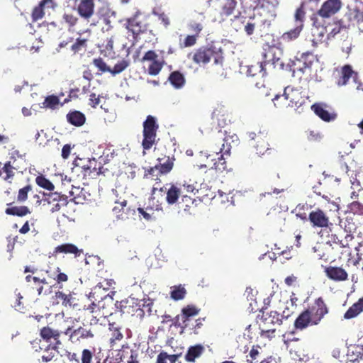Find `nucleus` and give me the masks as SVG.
Segmentation results:
<instances>
[{
  "label": "nucleus",
  "mask_w": 363,
  "mask_h": 363,
  "mask_svg": "<svg viewBox=\"0 0 363 363\" xmlns=\"http://www.w3.org/2000/svg\"><path fill=\"white\" fill-rule=\"evenodd\" d=\"M15 169L16 168L11 165L10 161L6 162L4 166L0 168V177L8 183L11 184L15 175Z\"/></svg>",
  "instance_id": "f704fd0d"
},
{
  "label": "nucleus",
  "mask_w": 363,
  "mask_h": 363,
  "mask_svg": "<svg viewBox=\"0 0 363 363\" xmlns=\"http://www.w3.org/2000/svg\"><path fill=\"white\" fill-rule=\"evenodd\" d=\"M179 197H182V191L180 182L167 184L164 187L153 186L151 191V200H156L155 209H162V201L160 198L167 201L169 205H173L178 202Z\"/></svg>",
  "instance_id": "39448f33"
},
{
  "label": "nucleus",
  "mask_w": 363,
  "mask_h": 363,
  "mask_svg": "<svg viewBox=\"0 0 363 363\" xmlns=\"http://www.w3.org/2000/svg\"><path fill=\"white\" fill-rule=\"evenodd\" d=\"M308 220L313 228H327L330 222L329 217L320 208H316L309 213Z\"/></svg>",
  "instance_id": "dca6fc26"
},
{
  "label": "nucleus",
  "mask_w": 363,
  "mask_h": 363,
  "mask_svg": "<svg viewBox=\"0 0 363 363\" xmlns=\"http://www.w3.org/2000/svg\"><path fill=\"white\" fill-rule=\"evenodd\" d=\"M189 28L193 33L192 35H196L199 38L203 27L201 23L194 21L189 24Z\"/></svg>",
  "instance_id": "e2e57ef3"
},
{
  "label": "nucleus",
  "mask_w": 363,
  "mask_h": 363,
  "mask_svg": "<svg viewBox=\"0 0 363 363\" xmlns=\"http://www.w3.org/2000/svg\"><path fill=\"white\" fill-rule=\"evenodd\" d=\"M88 41L89 40L87 38H77L76 41L72 45L71 50L74 54L85 52L88 48Z\"/></svg>",
  "instance_id": "ea45409f"
},
{
  "label": "nucleus",
  "mask_w": 363,
  "mask_h": 363,
  "mask_svg": "<svg viewBox=\"0 0 363 363\" xmlns=\"http://www.w3.org/2000/svg\"><path fill=\"white\" fill-rule=\"evenodd\" d=\"M64 333L66 335H69V339L72 343H76L82 340L92 338L94 337V334L90 330H86L83 327H79L74 330H72V328L69 327Z\"/></svg>",
  "instance_id": "a211bd4d"
},
{
  "label": "nucleus",
  "mask_w": 363,
  "mask_h": 363,
  "mask_svg": "<svg viewBox=\"0 0 363 363\" xmlns=\"http://www.w3.org/2000/svg\"><path fill=\"white\" fill-rule=\"evenodd\" d=\"M325 273L330 279L335 281H343L348 279L347 272L342 267H339L330 266L325 267Z\"/></svg>",
  "instance_id": "5701e85b"
},
{
  "label": "nucleus",
  "mask_w": 363,
  "mask_h": 363,
  "mask_svg": "<svg viewBox=\"0 0 363 363\" xmlns=\"http://www.w3.org/2000/svg\"><path fill=\"white\" fill-rule=\"evenodd\" d=\"M302 30L303 29H301V26H295L294 28L284 33L279 38L278 45L281 47L296 40L300 36Z\"/></svg>",
  "instance_id": "393cba45"
},
{
  "label": "nucleus",
  "mask_w": 363,
  "mask_h": 363,
  "mask_svg": "<svg viewBox=\"0 0 363 363\" xmlns=\"http://www.w3.org/2000/svg\"><path fill=\"white\" fill-rule=\"evenodd\" d=\"M93 359V352L88 350L84 349L81 356V363H91Z\"/></svg>",
  "instance_id": "69168bd1"
},
{
  "label": "nucleus",
  "mask_w": 363,
  "mask_h": 363,
  "mask_svg": "<svg viewBox=\"0 0 363 363\" xmlns=\"http://www.w3.org/2000/svg\"><path fill=\"white\" fill-rule=\"evenodd\" d=\"M304 8L305 6L301 4L300 6L296 9L294 13L296 26H301V29L303 28V22L306 17V12L304 11Z\"/></svg>",
  "instance_id": "8fccbe9b"
},
{
  "label": "nucleus",
  "mask_w": 363,
  "mask_h": 363,
  "mask_svg": "<svg viewBox=\"0 0 363 363\" xmlns=\"http://www.w3.org/2000/svg\"><path fill=\"white\" fill-rule=\"evenodd\" d=\"M276 329L268 328H264L261 329L260 335L262 337L272 339L275 337Z\"/></svg>",
  "instance_id": "0e129e2a"
},
{
  "label": "nucleus",
  "mask_w": 363,
  "mask_h": 363,
  "mask_svg": "<svg viewBox=\"0 0 363 363\" xmlns=\"http://www.w3.org/2000/svg\"><path fill=\"white\" fill-rule=\"evenodd\" d=\"M216 121H217V123H218V127L220 128L218 132H219V131L224 132L225 130H226V132H228V130L225 129V128H227V126L229 125L230 121L227 120V118H225V115H217ZM218 133H217L216 135L214 136L215 143L217 142L216 138L218 136ZM227 135H230V133H227Z\"/></svg>",
  "instance_id": "a18cd8bd"
},
{
  "label": "nucleus",
  "mask_w": 363,
  "mask_h": 363,
  "mask_svg": "<svg viewBox=\"0 0 363 363\" xmlns=\"http://www.w3.org/2000/svg\"><path fill=\"white\" fill-rule=\"evenodd\" d=\"M55 297L57 300L60 301L62 305L65 307L75 308L79 306L78 300L74 296V294L69 293V294H65L63 291H58L55 292Z\"/></svg>",
  "instance_id": "c756f323"
},
{
  "label": "nucleus",
  "mask_w": 363,
  "mask_h": 363,
  "mask_svg": "<svg viewBox=\"0 0 363 363\" xmlns=\"http://www.w3.org/2000/svg\"><path fill=\"white\" fill-rule=\"evenodd\" d=\"M186 294V291L184 286H175L172 288L171 298L175 301L183 299Z\"/></svg>",
  "instance_id": "3c124183"
},
{
  "label": "nucleus",
  "mask_w": 363,
  "mask_h": 363,
  "mask_svg": "<svg viewBox=\"0 0 363 363\" xmlns=\"http://www.w3.org/2000/svg\"><path fill=\"white\" fill-rule=\"evenodd\" d=\"M315 60V56L311 52H303L299 57H296L292 61L294 70L304 72L306 69H310Z\"/></svg>",
  "instance_id": "2eb2a0df"
},
{
  "label": "nucleus",
  "mask_w": 363,
  "mask_h": 363,
  "mask_svg": "<svg viewBox=\"0 0 363 363\" xmlns=\"http://www.w3.org/2000/svg\"><path fill=\"white\" fill-rule=\"evenodd\" d=\"M355 223L352 221L347 222L339 218V224L334 225L332 223L326 228L328 229V242L338 244L341 247L349 248L350 242L354 236L351 234L352 230L355 228Z\"/></svg>",
  "instance_id": "7ed1b4c3"
},
{
  "label": "nucleus",
  "mask_w": 363,
  "mask_h": 363,
  "mask_svg": "<svg viewBox=\"0 0 363 363\" xmlns=\"http://www.w3.org/2000/svg\"><path fill=\"white\" fill-rule=\"evenodd\" d=\"M159 160L160 163L157 166L161 174H167L172 169L174 160L173 157H167Z\"/></svg>",
  "instance_id": "58836bf2"
},
{
  "label": "nucleus",
  "mask_w": 363,
  "mask_h": 363,
  "mask_svg": "<svg viewBox=\"0 0 363 363\" xmlns=\"http://www.w3.org/2000/svg\"><path fill=\"white\" fill-rule=\"evenodd\" d=\"M44 201L52 205L51 212L59 211L62 207L68 204V197L58 192L44 193Z\"/></svg>",
  "instance_id": "ddd939ff"
},
{
  "label": "nucleus",
  "mask_w": 363,
  "mask_h": 363,
  "mask_svg": "<svg viewBox=\"0 0 363 363\" xmlns=\"http://www.w3.org/2000/svg\"><path fill=\"white\" fill-rule=\"evenodd\" d=\"M350 18L358 26L363 24V5L354 8L350 13Z\"/></svg>",
  "instance_id": "49530a36"
},
{
  "label": "nucleus",
  "mask_w": 363,
  "mask_h": 363,
  "mask_svg": "<svg viewBox=\"0 0 363 363\" xmlns=\"http://www.w3.org/2000/svg\"><path fill=\"white\" fill-rule=\"evenodd\" d=\"M172 325L177 328H180L182 331L181 333H184V330H190L191 328V318H187L186 320L184 318H180V314L176 315L174 319H172Z\"/></svg>",
  "instance_id": "a19ab883"
},
{
  "label": "nucleus",
  "mask_w": 363,
  "mask_h": 363,
  "mask_svg": "<svg viewBox=\"0 0 363 363\" xmlns=\"http://www.w3.org/2000/svg\"><path fill=\"white\" fill-rule=\"evenodd\" d=\"M114 203L115 206L112 211L118 219L125 220L128 218L130 214H133L135 212L134 209L128 206L127 200L125 199L119 198L116 199Z\"/></svg>",
  "instance_id": "f3484780"
},
{
  "label": "nucleus",
  "mask_w": 363,
  "mask_h": 363,
  "mask_svg": "<svg viewBox=\"0 0 363 363\" xmlns=\"http://www.w3.org/2000/svg\"><path fill=\"white\" fill-rule=\"evenodd\" d=\"M84 162L82 159H79L80 163L75 161L74 167L72 168V173L76 174L82 179H87L99 174L97 169L95 167H92V164L96 163L94 160H88L86 162V164H84Z\"/></svg>",
  "instance_id": "9d476101"
},
{
  "label": "nucleus",
  "mask_w": 363,
  "mask_h": 363,
  "mask_svg": "<svg viewBox=\"0 0 363 363\" xmlns=\"http://www.w3.org/2000/svg\"><path fill=\"white\" fill-rule=\"evenodd\" d=\"M187 58L199 67H204L213 60L215 65H222L223 52L214 45H203L193 50L187 55Z\"/></svg>",
  "instance_id": "20e7f679"
},
{
  "label": "nucleus",
  "mask_w": 363,
  "mask_h": 363,
  "mask_svg": "<svg viewBox=\"0 0 363 363\" xmlns=\"http://www.w3.org/2000/svg\"><path fill=\"white\" fill-rule=\"evenodd\" d=\"M151 305H152V303H149L147 305L145 303L143 304V308H140V306L136 305L135 309L134 308V306H131L130 305H128V301H126L125 303L121 302V311L123 313H132L133 315H136L137 317L143 318L145 313L144 311V308L147 309V311L149 314L151 313Z\"/></svg>",
  "instance_id": "412c9836"
},
{
  "label": "nucleus",
  "mask_w": 363,
  "mask_h": 363,
  "mask_svg": "<svg viewBox=\"0 0 363 363\" xmlns=\"http://www.w3.org/2000/svg\"><path fill=\"white\" fill-rule=\"evenodd\" d=\"M32 190V186L28 184L18 189L17 193V202L23 203L26 202L28 198V193Z\"/></svg>",
  "instance_id": "603ef678"
},
{
  "label": "nucleus",
  "mask_w": 363,
  "mask_h": 363,
  "mask_svg": "<svg viewBox=\"0 0 363 363\" xmlns=\"http://www.w3.org/2000/svg\"><path fill=\"white\" fill-rule=\"evenodd\" d=\"M312 319V325H318L328 313V308L322 297L316 298L314 303L306 309Z\"/></svg>",
  "instance_id": "1a4fd4ad"
},
{
  "label": "nucleus",
  "mask_w": 363,
  "mask_h": 363,
  "mask_svg": "<svg viewBox=\"0 0 363 363\" xmlns=\"http://www.w3.org/2000/svg\"><path fill=\"white\" fill-rule=\"evenodd\" d=\"M158 128L159 125L156 118L152 115H148L146 120L143 122L142 146L144 150H150L155 143Z\"/></svg>",
  "instance_id": "0eeeda50"
},
{
  "label": "nucleus",
  "mask_w": 363,
  "mask_h": 363,
  "mask_svg": "<svg viewBox=\"0 0 363 363\" xmlns=\"http://www.w3.org/2000/svg\"><path fill=\"white\" fill-rule=\"evenodd\" d=\"M57 346H54L52 348L50 347L46 349L42 355V360L44 362H48L52 361L57 356Z\"/></svg>",
  "instance_id": "13d9d810"
},
{
  "label": "nucleus",
  "mask_w": 363,
  "mask_h": 363,
  "mask_svg": "<svg viewBox=\"0 0 363 363\" xmlns=\"http://www.w3.org/2000/svg\"><path fill=\"white\" fill-rule=\"evenodd\" d=\"M141 60L150 62L147 68V73L152 76L157 75L165 65L164 58H159L158 55L154 50L147 51Z\"/></svg>",
  "instance_id": "9b49d317"
},
{
  "label": "nucleus",
  "mask_w": 363,
  "mask_h": 363,
  "mask_svg": "<svg viewBox=\"0 0 363 363\" xmlns=\"http://www.w3.org/2000/svg\"><path fill=\"white\" fill-rule=\"evenodd\" d=\"M217 142L215 144L218 146L219 152H216V155H209L208 157H212L211 161L212 164H208V167L211 169H214L216 171L223 172L227 170V164L224 158L225 155H229L231 150V143L238 140V136L236 134L232 135H228L226 130L224 132L219 131L216 138ZM208 167L207 164L204 165Z\"/></svg>",
  "instance_id": "f257e3e1"
},
{
  "label": "nucleus",
  "mask_w": 363,
  "mask_h": 363,
  "mask_svg": "<svg viewBox=\"0 0 363 363\" xmlns=\"http://www.w3.org/2000/svg\"><path fill=\"white\" fill-rule=\"evenodd\" d=\"M106 291H104L99 284H96L89 293V298L91 300L98 301L103 300L106 297Z\"/></svg>",
  "instance_id": "37998d69"
},
{
  "label": "nucleus",
  "mask_w": 363,
  "mask_h": 363,
  "mask_svg": "<svg viewBox=\"0 0 363 363\" xmlns=\"http://www.w3.org/2000/svg\"><path fill=\"white\" fill-rule=\"evenodd\" d=\"M273 102L277 108L283 109L287 107H296L297 108L296 111L299 113L305 111L303 106L306 108L309 107L308 99H303L299 90L291 86L285 87L282 95H276Z\"/></svg>",
  "instance_id": "f03ea898"
},
{
  "label": "nucleus",
  "mask_w": 363,
  "mask_h": 363,
  "mask_svg": "<svg viewBox=\"0 0 363 363\" xmlns=\"http://www.w3.org/2000/svg\"><path fill=\"white\" fill-rule=\"evenodd\" d=\"M180 186L182 191V196L187 195L188 193H193L196 190V187L194 184H188L186 182H180Z\"/></svg>",
  "instance_id": "338daca9"
},
{
  "label": "nucleus",
  "mask_w": 363,
  "mask_h": 363,
  "mask_svg": "<svg viewBox=\"0 0 363 363\" xmlns=\"http://www.w3.org/2000/svg\"><path fill=\"white\" fill-rule=\"evenodd\" d=\"M262 315H259L260 320L259 325H262L264 328H268L271 325H281L284 315L275 311H268L267 308H262L260 311Z\"/></svg>",
  "instance_id": "4468645a"
},
{
  "label": "nucleus",
  "mask_w": 363,
  "mask_h": 363,
  "mask_svg": "<svg viewBox=\"0 0 363 363\" xmlns=\"http://www.w3.org/2000/svg\"><path fill=\"white\" fill-rule=\"evenodd\" d=\"M200 312V308L193 304L187 305L182 308L180 314V318L187 319L197 315Z\"/></svg>",
  "instance_id": "79ce46f5"
},
{
  "label": "nucleus",
  "mask_w": 363,
  "mask_h": 363,
  "mask_svg": "<svg viewBox=\"0 0 363 363\" xmlns=\"http://www.w3.org/2000/svg\"><path fill=\"white\" fill-rule=\"evenodd\" d=\"M259 138L261 137H257V142L255 145V148L257 150V153L264 154V152L269 149V144L267 140H262V141L259 140Z\"/></svg>",
  "instance_id": "680f3d73"
},
{
  "label": "nucleus",
  "mask_w": 363,
  "mask_h": 363,
  "mask_svg": "<svg viewBox=\"0 0 363 363\" xmlns=\"http://www.w3.org/2000/svg\"><path fill=\"white\" fill-rule=\"evenodd\" d=\"M198 38L196 35H187L183 43H180V48H189L195 45L197 43Z\"/></svg>",
  "instance_id": "bf43d9fd"
},
{
  "label": "nucleus",
  "mask_w": 363,
  "mask_h": 363,
  "mask_svg": "<svg viewBox=\"0 0 363 363\" xmlns=\"http://www.w3.org/2000/svg\"><path fill=\"white\" fill-rule=\"evenodd\" d=\"M72 254L75 257L81 256L83 253L82 249H79L75 245L72 243H65L55 247L53 255L57 254Z\"/></svg>",
  "instance_id": "a878e982"
},
{
  "label": "nucleus",
  "mask_w": 363,
  "mask_h": 363,
  "mask_svg": "<svg viewBox=\"0 0 363 363\" xmlns=\"http://www.w3.org/2000/svg\"><path fill=\"white\" fill-rule=\"evenodd\" d=\"M260 347L259 346H253L252 350L250 352V359H247L249 363H253L255 361H257V358L259 354V349Z\"/></svg>",
  "instance_id": "774afa93"
},
{
  "label": "nucleus",
  "mask_w": 363,
  "mask_h": 363,
  "mask_svg": "<svg viewBox=\"0 0 363 363\" xmlns=\"http://www.w3.org/2000/svg\"><path fill=\"white\" fill-rule=\"evenodd\" d=\"M40 335L43 340L46 342H50L51 340H54L55 342V345L57 346L61 344L59 338L60 337V333L57 330L51 328L49 326L43 327L40 329Z\"/></svg>",
  "instance_id": "c85d7f7f"
},
{
  "label": "nucleus",
  "mask_w": 363,
  "mask_h": 363,
  "mask_svg": "<svg viewBox=\"0 0 363 363\" xmlns=\"http://www.w3.org/2000/svg\"><path fill=\"white\" fill-rule=\"evenodd\" d=\"M67 121L74 126H82L84 124L85 115H66Z\"/></svg>",
  "instance_id": "6e6d98bb"
},
{
  "label": "nucleus",
  "mask_w": 363,
  "mask_h": 363,
  "mask_svg": "<svg viewBox=\"0 0 363 363\" xmlns=\"http://www.w3.org/2000/svg\"><path fill=\"white\" fill-rule=\"evenodd\" d=\"M198 205V201L188 195L182 196L179 203V208L183 210L187 214L194 213Z\"/></svg>",
  "instance_id": "cd10ccee"
},
{
  "label": "nucleus",
  "mask_w": 363,
  "mask_h": 363,
  "mask_svg": "<svg viewBox=\"0 0 363 363\" xmlns=\"http://www.w3.org/2000/svg\"><path fill=\"white\" fill-rule=\"evenodd\" d=\"M363 311V297L360 298L356 303L345 312L344 318L345 319H351L357 316Z\"/></svg>",
  "instance_id": "e433bc0d"
},
{
  "label": "nucleus",
  "mask_w": 363,
  "mask_h": 363,
  "mask_svg": "<svg viewBox=\"0 0 363 363\" xmlns=\"http://www.w3.org/2000/svg\"><path fill=\"white\" fill-rule=\"evenodd\" d=\"M108 325L109 332L111 333L109 342L111 347L113 348L117 342L121 341L123 340V335L121 333V326L116 323H109Z\"/></svg>",
  "instance_id": "7c9ffc66"
},
{
  "label": "nucleus",
  "mask_w": 363,
  "mask_h": 363,
  "mask_svg": "<svg viewBox=\"0 0 363 363\" xmlns=\"http://www.w3.org/2000/svg\"><path fill=\"white\" fill-rule=\"evenodd\" d=\"M63 22L68 26V30L74 28L79 22V18L72 13H65L62 15Z\"/></svg>",
  "instance_id": "864d4df0"
},
{
  "label": "nucleus",
  "mask_w": 363,
  "mask_h": 363,
  "mask_svg": "<svg viewBox=\"0 0 363 363\" xmlns=\"http://www.w3.org/2000/svg\"><path fill=\"white\" fill-rule=\"evenodd\" d=\"M311 110L315 114H327L329 113V111H332L330 106L325 103H315L312 105L309 104Z\"/></svg>",
  "instance_id": "09e8293b"
},
{
  "label": "nucleus",
  "mask_w": 363,
  "mask_h": 363,
  "mask_svg": "<svg viewBox=\"0 0 363 363\" xmlns=\"http://www.w3.org/2000/svg\"><path fill=\"white\" fill-rule=\"evenodd\" d=\"M326 246L323 243H317L313 247V250L315 253V257L320 259H323L325 261H328L330 259V256L328 253L325 252V249Z\"/></svg>",
  "instance_id": "de8ad7c7"
},
{
  "label": "nucleus",
  "mask_w": 363,
  "mask_h": 363,
  "mask_svg": "<svg viewBox=\"0 0 363 363\" xmlns=\"http://www.w3.org/2000/svg\"><path fill=\"white\" fill-rule=\"evenodd\" d=\"M238 5L237 0H225L221 6L220 16L228 17L232 15Z\"/></svg>",
  "instance_id": "4c0bfd02"
},
{
  "label": "nucleus",
  "mask_w": 363,
  "mask_h": 363,
  "mask_svg": "<svg viewBox=\"0 0 363 363\" xmlns=\"http://www.w3.org/2000/svg\"><path fill=\"white\" fill-rule=\"evenodd\" d=\"M62 96H64L63 94H60L58 96L54 94L49 95L45 98L40 107L50 110L57 109L60 107H62L65 104L69 101V99H64L62 100Z\"/></svg>",
  "instance_id": "aec40b11"
},
{
  "label": "nucleus",
  "mask_w": 363,
  "mask_h": 363,
  "mask_svg": "<svg viewBox=\"0 0 363 363\" xmlns=\"http://www.w3.org/2000/svg\"><path fill=\"white\" fill-rule=\"evenodd\" d=\"M141 15V12L137 11L133 16L126 19L125 28L132 33L134 38L145 33L148 29V25L140 19Z\"/></svg>",
  "instance_id": "f8f14e48"
},
{
  "label": "nucleus",
  "mask_w": 363,
  "mask_h": 363,
  "mask_svg": "<svg viewBox=\"0 0 363 363\" xmlns=\"http://www.w3.org/2000/svg\"><path fill=\"white\" fill-rule=\"evenodd\" d=\"M338 77L335 82L337 86H342L348 84L352 79L355 84H357V89L363 90V84L359 81V74L354 71L350 65H345L337 71Z\"/></svg>",
  "instance_id": "6e6552de"
},
{
  "label": "nucleus",
  "mask_w": 363,
  "mask_h": 363,
  "mask_svg": "<svg viewBox=\"0 0 363 363\" xmlns=\"http://www.w3.org/2000/svg\"><path fill=\"white\" fill-rule=\"evenodd\" d=\"M54 8V0H41L39 4L35 6L31 13L33 22L41 20L45 16V8Z\"/></svg>",
  "instance_id": "4be33fe9"
},
{
  "label": "nucleus",
  "mask_w": 363,
  "mask_h": 363,
  "mask_svg": "<svg viewBox=\"0 0 363 363\" xmlns=\"http://www.w3.org/2000/svg\"><path fill=\"white\" fill-rule=\"evenodd\" d=\"M345 214L347 215L345 218V221L348 223L350 220H352L350 216L351 214L352 215H358L363 216V204L359 203V201H353L347 206V209L345 211Z\"/></svg>",
  "instance_id": "c9c22d12"
},
{
  "label": "nucleus",
  "mask_w": 363,
  "mask_h": 363,
  "mask_svg": "<svg viewBox=\"0 0 363 363\" xmlns=\"http://www.w3.org/2000/svg\"><path fill=\"white\" fill-rule=\"evenodd\" d=\"M129 66V62L126 60H122L118 62L113 68H111V73L113 76H116L123 72Z\"/></svg>",
  "instance_id": "5fc2aeb1"
},
{
  "label": "nucleus",
  "mask_w": 363,
  "mask_h": 363,
  "mask_svg": "<svg viewBox=\"0 0 363 363\" xmlns=\"http://www.w3.org/2000/svg\"><path fill=\"white\" fill-rule=\"evenodd\" d=\"M5 213L8 216L23 218L30 215L31 210L27 206L17 205L14 201L6 203Z\"/></svg>",
  "instance_id": "6ab92c4d"
},
{
  "label": "nucleus",
  "mask_w": 363,
  "mask_h": 363,
  "mask_svg": "<svg viewBox=\"0 0 363 363\" xmlns=\"http://www.w3.org/2000/svg\"><path fill=\"white\" fill-rule=\"evenodd\" d=\"M342 7L340 0H326L321 6L320 9L311 17L313 26L319 29L323 28V30L327 32V29L323 28V19L331 17L337 13Z\"/></svg>",
  "instance_id": "423d86ee"
},
{
  "label": "nucleus",
  "mask_w": 363,
  "mask_h": 363,
  "mask_svg": "<svg viewBox=\"0 0 363 363\" xmlns=\"http://www.w3.org/2000/svg\"><path fill=\"white\" fill-rule=\"evenodd\" d=\"M323 28L327 29V32L323 30V28H320L321 30L320 31L319 35L323 36L324 33H327V39L330 40L335 37V35L341 32L343 29V27L340 25V23L335 22L333 24H329L327 26L323 25Z\"/></svg>",
  "instance_id": "473e14b6"
},
{
  "label": "nucleus",
  "mask_w": 363,
  "mask_h": 363,
  "mask_svg": "<svg viewBox=\"0 0 363 363\" xmlns=\"http://www.w3.org/2000/svg\"><path fill=\"white\" fill-rule=\"evenodd\" d=\"M168 81L177 89H182L186 83L184 74L179 71L172 72L169 75Z\"/></svg>",
  "instance_id": "2f4dec72"
},
{
  "label": "nucleus",
  "mask_w": 363,
  "mask_h": 363,
  "mask_svg": "<svg viewBox=\"0 0 363 363\" xmlns=\"http://www.w3.org/2000/svg\"><path fill=\"white\" fill-rule=\"evenodd\" d=\"M35 183L40 187L48 191H53L55 189V185L43 174L36 177Z\"/></svg>",
  "instance_id": "c03bdc74"
},
{
  "label": "nucleus",
  "mask_w": 363,
  "mask_h": 363,
  "mask_svg": "<svg viewBox=\"0 0 363 363\" xmlns=\"http://www.w3.org/2000/svg\"><path fill=\"white\" fill-rule=\"evenodd\" d=\"M205 352V347L201 344L190 346L184 355V359L189 363H195L196 359L201 357Z\"/></svg>",
  "instance_id": "b1692460"
},
{
  "label": "nucleus",
  "mask_w": 363,
  "mask_h": 363,
  "mask_svg": "<svg viewBox=\"0 0 363 363\" xmlns=\"http://www.w3.org/2000/svg\"><path fill=\"white\" fill-rule=\"evenodd\" d=\"M92 63L101 73L110 72L111 71V67L107 65L101 57L93 59Z\"/></svg>",
  "instance_id": "4d7b16f0"
},
{
  "label": "nucleus",
  "mask_w": 363,
  "mask_h": 363,
  "mask_svg": "<svg viewBox=\"0 0 363 363\" xmlns=\"http://www.w3.org/2000/svg\"><path fill=\"white\" fill-rule=\"evenodd\" d=\"M138 211L140 215H142L143 216V218L147 220H150L152 218H155L153 207L147 206L145 208H138Z\"/></svg>",
  "instance_id": "052dcab7"
},
{
  "label": "nucleus",
  "mask_w": 363,
  "mask_h": 363,
  "mask_svg": "<svg viewBox=\"0 0 363 363\" xmlns=\"http://www.w3.org/2000/svg\"><path fill=\"white\" fill-rule=\"evenodd\" d=\"M312 325V319L308 312L304 310L301 312L294 322V327L298 330H303Z\"/></svg>",
  "instance_id": "72a5a7b5"
},
{
  "label": "nucleus",
  "mask_w": 363,
  "mask_h": 363,
  "mask_svg": "<svg viewBox=\"0 0 363 363\" xmlns=\"http://www.w3.org/2000/svg\"><path fill=\"white\" fill-rule=\"evenodd\" d=\"M274 48H269L268 50L263 53L264 61L261 62H257L256 65H251L247 69V74L251 76H255L256 74L253 72L252 69L255 67L257 69H259V72H261L264 70V67L267 63L272 61V63H275L274 57L271 58L270 56L273 55Z\"/></svg>",
  "instance_id": "bb28decb"
}]
</instances>
